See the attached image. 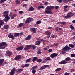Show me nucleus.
Masks as SVG:
<instances>
[{
	"instance_id": "61",
	"label": "nucleus",
	"mask_w": 75,
	"mask_h": 75,
	"mask_svg": "<svg viewBox=\"0 0 75 75\" xmlns=\"http://www.w3.org/2000/svg\"><path fill=\"white\" fill-rule=\"evenodd\" d=\"M59 8V7L58 6H55V8L56 9H58Z\"/></svg>"
},
{
	"instance_id": "43",
	"label": "nucleus",
	"mask_w": 75,
	"mask_h": 75,
	"mask_svg": "<svg viewBox=\"0 0 75 75\" xmlns=\"http://www.w3.org/2000/svg\"><path fill=\"white\" fill-rule=\"evenodd\" d=\"M23 23H20L19 24V26L20 27H23Z\"/></svg>"
},
{
	"instance_id": "53",
	"label": "nucleus",
	"mask_w": 75,
	"mask_h": 75,
	"mask_svg": "<svg viewBox=\"0 0 75 75\" xmlns=\"http://www.w3.org/2000/svg\"><path fill=\"white\" fill-rule=\"evenodd\" d=\"M58 27H56L55 28V30L56 31H58Z\"/></svg>"
},
{
	"instance_id": "16",
	"label": "nucleus",
	"mask_w": 75,
	"mask_h": 75,
	"mask_svg": "<svg viewBox=\"0 0 75 75\" xmlns=\"http://www.w3.org/2000/svg\"><path fill=\"white\" fill-rule=\"evenodd\" d=\"M24 48V47L23 46H20L18 48L16 49V50L17 51H21L22 50H23Z\"/></svg>"
},
{
	"instance_id": "37",
	"label": "nucleus",
	"mask_w": 75,
	"mask_h": 75,
	"mask_svg": "<svg viewBox=\"0 0 75 75\" xmlns=\"http://www.w3.org/2000/svg\"><path fill=\"white\" fill-rule=\"evenodd\" d=\"M40 43H41V42L38 41V42H37V43H35V44L37 45H40Z\"/></svg>"
},
{
	"instance_id": "25",
	"label": "nucleus",
	"mask_w": 75,
	"mask_h": 75,
	"mask_svg": "<svg viewBox=\"0 0 75 75\" xmlns=\"http://www.w3.org/2000/svg\"><path fill=\"white\" fill-rule=\"evenodd\" d=\"M69 46L72 48L75 47V46L72 44H69Z\"/></svg>"
},
{
	"instance_id": "4",
	"label": "nucleus",
	"mask_w": 75,
	"mask_h": 75,
	"mask_svg": "<svg viewBox=\"0 0 75 75\" xmlns=\"http://www.w3.org/2000/svg\"><path fill=\"white\" fill-rule=\"evenodd\" d=\"M68 15L65 16L64 17L65 18H68V17H71L72 16H73V15H74V13H72V12H69L68 13Z\"/></svg>"
},
{
	"instance_id": "42",
	"label": "nucleus",
	"mask_w": 75,
	"mask_h": 75,
	"mask_svg": "<svg viewBox=\"0 0 75 75\" xmlns=\"http://www.w3.org/2000/svg\"><path fill=\"white\" fill-rule=\"evenodd\" d=\"M41 61H42V60L40 59H39L37 60L38 62L40 63L41 62Z\"/></svg>"
},
{
	"instance_id": "46",
	"label": "nucleus",
	"mask_w": 75,
	"mask_h": 75,
	"mask_svg": "<svg viewBox=\"0 0 75 75\" xmlns=\"http://www.w3.org/2000/svg\"><path fill=\"white\" fill-rule=\"evenodd\" d=\"M32 47L33 49H35L37 47H36V46H34V45H32Z\"/></svg>"
},
{
	"instance_id": "13",
	"label": "nucleus",
	"mask_w": 75,
	"mask_h": 75,
	"mask_svg": "<svg viewBox=\"0 0 75 75\" xmlns=\"http://www.w3.org/2000/svg\"><path fill=\"white\" fill-rule=\"evenodd\" d=\"M30 30L31 32H33V33H36V30H35V28H31Z\"/></svg>"
},
{
	"instance_id": "55",
	"label": "nucleus",
	"mask_w": 75,
	"mask_h": 75,
	"mask_svg": "<svg viewBox=\"0 0 75 75\" xmlns=\"http://www.w3.org/2000/svg\"><path fill=\"white\" fill-rule=\"evenodd\" d=\"M22 68H24V67H25V65L24 64H23L22 66Z\"/></svg>"
},
{
	"instance_id": "8",
	"label": "nucleus",
	"mask_w": 75,
	"mask_h": 75,
	"mask_svg": "<svg viewBox=\"0 0 75 75\" xmlns=\"http://www.w3.org/2000/svg\"><path fill=\"white\" fill-rule=\"evenodd\" d=\"M21 58V56L20 55H18L16 56L14 58L15 60H19Z\"/></svg>"
},
{
	"instance_id": "1",
	"label": "nucleus",
	"mask_w": 75,
	"mask_h": 75,
	"mask_svg": "<svg viewBox=\"0 0 75 75\" xmlns=\"http://www.w3.org/2000/svg\"><path fill=\"white\" fill-rule=\"evenodd\" d=\"M7 46V45L6 43L2 42L0 44V49H4Z\"/></svg>"
},
{
	"instance_id": "57",
	"label": "nucleus",
	"mask_w": 75,
	"mask_h": 75,
	"mask_svg": "<svg viewBox=\"0 0 75 75\" xmlns=\"http://www.w3.org/2000/svg\"><path fill=\"white\" fill-rule=\"evenodd\" d=\"M68 7V5H66L65 6H64V8H67V7Z\"/></svg>"
},
{
	"instance_id": "56",
	"label": "nucleus",
	"mask_w": 75,
	"mask_h": 75,
	"mask_svg": "<svg viewBox=\"0 0 75 75\" xmlns=\"http://www.w3.org/2000/svg\"><path fill=\"white\" fill-rule=\"evenodd\" d=\"M62 24L64 25H65V24H66V22H62Z\"/></svg>"
},
{
	"instance_id": "9",
	"label": "nucleus",
	"mask_w": 75,
	"mask_h": 75,
	"mask_svg": "<svg viewBox=\"0 0 75 75\" xmlns=\"http://www.w3.org/2000/svg\"><path fill=\"white\" fill-rule=\"evenodd\" d=\"M49 67V65H45L43 66H42V67H41L40 69V70H42V69H44L45 68H47V67Z\"/></svg>"
},
{
	"instance_id": "22",
	"label": "nucleus",
	"mask_w": 75,
	"mask_h": 75,
	"mask_svg": "<svg viewBox=\"0 0 75 75\" xmlns=\"http://www.w3.org/2000/svg\"><path fill=\"white\" fill-rule=\"evenodd\" d=\"M3 28L4 29H8L9 28V25H5L4 26Z\"/></svg>"
},
{
	"instance_id": "30",
	"label": "nucleus",
	"mask_w": 75,
	"mask_h": 75,
	"mask_svg": "<svg viewBox=\"0 0 75 75\" xmlns=\"http://www.w3.org/2000/svg\"><path fill=\"white\" fill-rule=\"evenodd\" d=\"M44 8V6H40L38 7V9L40 10V8Z\"/></svg>"
},
{
	"instance_id": "49",
	"label": "nucleus",
	"mask_w": 75,
	"mask_h": 75,
	"mask_svg": "<svg viewBox=\"0 0 75 75\" xmlns=\"http://www.w3.org/2000/svg\"><path fill=\"white\" fill-rule=\"evenodd\" d=\"M63 0H57V1H58L59 3H62Z\"/></svg>"
},
{
	"instance_id": "48",
	"label": "nucleus",
	"mask_w": 75,
	"mask_h": 75,
	"mask_svg": "<svg viewBox=\"0 0 75 75\" xmlns=\"http://www.w3.org/2000/svg\"><path fill=\"white\" fill-rule=\"evenodd\" d=\"M30 65V64H25V67H29Z\"/></svg>"
},
{
	"instance_id": "2",
	"label": "nucleus",
	"mask_w": 75,
	"mask_h": 75,
	"mask_svg": "<svg viewBox=\"0 0 75 75\" xmlns=\"http://www.w3.org/2000/svg\"><path fill=\"white\" fill-rule=\"evenodd\" d=\"M71 48L69 47L68 46L66 45L63 49H62V50L64 51H68L69 50H71Z\"/></svg>"
},
{
	"instance_id": "15",
	"label": "nucleus",
	"mask_w": 75,
	"mask_h": 75,
	"mask_svg": "<svg viewBox=\"0 0 75 75\" xmlns=\"http://www.w3.org/2000/svg\"><path fill=\"white\" fill-rule=\"evenodd\" d=\"M67 63V62L65 60H62L59 62L60 64H65Z\"/></svg>"
},
{
	"instance_id": "59",
	"label": "nucleus",
	"mask_w": 75,
	"mask_h": 75,
	"mask_svg": "<svg viewBox=\"0 0 75 75\" xmlns=\"http://www.w3.org/2000/svg\"><path fill=\"white\" fill-rule=\"evenodd\" d=\"M54 46H55L56 47H58V44L56 43L54 45Z\"/></svg>"
},
{
	"instance_id": "17",
	"label": "nucleus",
	"mask_w": 75,
	"mask_h": 75,
	"mask_svg": "<svg viewBox=\"0 0 75 75\" xmlns=\"http://www.w3.org/2000/svg\"><path fill=\"white\" fill-rule=\"evenodd\" d=\"M45 12L47 14H52V11H51L49 10H45Z\"/></svg>"
},
{
	"instance_id": "50",
	"label": "nucleus",
	"mask_w": 75,
	"mask_h": 75,
	"mask_svg": "<svg viewBox=\"0 0 75 75\" xmlns=\"http://www.w3.org/2000/svg\"><path fill=\"white\" fill-rule=\"evenodd\" d=\"M49 4V3L48 2H45V3L44 4V5H48V4Z\"/></svg>"
},
{
	"instance_id": "40",
	"label": "nucleus",
	"mask_w": 75,
	"mask_h": 75,
	"mask_svg": "<svg viewBox=\"0 0 75 75\" xmlns=\"http://www.w3.org/2000/svg\"><path fill=\"white\" fill-rule=\"evenodd\" d=\"M22 71H23V69H18V70L17 72H18L20 73L21 72H22Z\"/></svg>"
},
{
	"instance_id": "24",
	"label": "nucleus",
	"mask_w": 75,
	"mask_h": 75,
	"mask_svg": "<svg viewBox=\"0 0 75 75\" xmlns=\"http://www.w3.org/2000/svg\"><path fill=\"white\" fill-rule=\"evenodd\" d=\"M10 73V75H14L15 73L14 71H13V70H11Z\"/></svg>"
},
{
	"instance_id": "14",
	"label": "nucleus",
	"mask_w": 75,
	"mask_h": 75,
	"mask_svg": "<svg viewBox=\"0 0 75 75\" xmlns=\"http://www.w3.org/2000/svg\"><path fill=\"white\" fill-rule=\"evenodd\" d=\"M8 36L10 38H12V40H14V37L13 36V35H11V33H9L8 35Z\"/></svg>"
},
{
	"instance_id": "29",
	"label": "nucleus",
	"mask_w": 75,
	"mask_h": 75,
	"mask_svg": "<svg viewBox=\"0 0 75 75\" xmlns=\"http://www.w3.org/2000/svg\"><path fill=\"white\" fill-rule=\"evenodd\" d=\"M27 20L29 21H33V19L32 18L29 17L27 18Z\"/></svg>"
},
{
	"instance_id": "7",
	"label": "nucleus",
	"mask_w": 75,
	"mask_h": 75,
	"mask_svg": "<svg viewBox=\"0 0 75 75\" xmlns=\"http://www.w3.org/2000/svg\"><path fill=\"white\" fill-rule=\"evenodd\" d=\"M58 54L57 53H54L50 55V57H51V58L52 59L54 58H55V57L58 56Z\"/></svg>"
},
{
	"instance_id": "34",
	"label": "nucleus",
	"mask_w": 75,
	"mask_h": 75,
	"mask_svg": "<svg viewBox=\"0 0 75 75\" xmlns=\"http://www.w3.org/2000/svg\"><path fill=\"white\" fill-rule=\"evenodd\" d=\"M31 58H29V59H27L26 60V62H30V60H31Z\"/></svg>"
},
{
	"instance_id": "44",
	"label": "nucleus",
	"mask_w": 75,
	"mask_h": 75,
	"mask_svg": "<svg viewBox=\"0 0 75 75\" xmlns=\"http://www.w3.org/2000/svg\"><path fill=\"white\" fill-rule=\"evenodd\" d=\"M29 22L28 20L27 19V20L25 22V24H28V23H29Z\"/></svg>"
},
{
	"instance_id": "31",
	"label": "nucleus",
	"mask_w": 75,
	"mask_h": 75,
	"mask_svg": "<svg viewBox=\"0 0 75 75\" xmlns=\"http://www.w3.org/2000/svg\"><path fill=\"white\" fill-rule=\"evenodd\" d=\"M16 3L17 4H19L20 3V1L18 0H16L15 1Z\"/></svg>"
},
{
	"instance_id": "45",
	"label": "nucleus",
	"mask_w": 75,
	"mask_h": 75,
	"mask_svg": "<svg viewBox=\"0 0 75 75\" xmlns=\"http://www.w3.org/2000/svg\"><path fill=\"white\" fill-rule=\"evenodd\" d=\"M64 3H67L68 2V0H63V1Z\"/></svg>"
},
{
	"instance_id": "11",
	"label": "nucleus",
	"mask_w": 75,
	"mask_h": 75,
	"mask_svg": "<svg viewBox=\"0 0 75 75\" xmlns=\"http://www.w3.org/2000/svg\"><path fill=\"white\" fill-rule=\"evenodd\" d=\"M6 52L8 57H11V55H12V53L11 52L8 50Z\"/></svg>"
},
{
	"instance_id": "51",
	"label": "nucleus",
	"mask_w": 75,
	"mask_h": 75,
	"mask_svg": "<svg viewBox=\"0 0 75 75\" xmlns=\"http://www.w3.org/2000/svg\"><path fill=\"white\" fill-rule=\"evenodd\" d=\"M50 59H51V58H50V57H47V58H46V59H45V60H50Z\"/></svg>"
},
{
	"instance_id": "28",
	"label": "nucleus",
	"mask_w": 75,
	"mask_h": 75,
	"mask_svg": "<svg viewBox=\"0 0 75 75\" xmlns=\"http://www.w3.org/2000/svg\"><path fill=\"white\" fill-rule=\"evenodd\" d=\"M4 60V59H1L0 60V65H1V64H3V62Z\"/></svg>"
},
{
	"instance_id": "41",
	"label": "nucleus",
	"mask_w": 75,
	"mask_h": 75,
	"mask_svg": "<svg viewBox=\"0 0 75 75\" xmlns=\"http://www.w3.org/2000/svg\"><path fill=\"white\" fill-rule=\"evenodd\" d=\"M6 0H1L0 1V4H1L3 3H4Z\"/></svg>"
},
{
	"instance_id": "27",
	"label": "nucleus",
	"mask_w": 75,
	"mask_h": 75,
	"mask_svg": "<svg viewBox=\"0 0 75 75\" xmlns=\"http://www.w3.org/2000/svg\"><path fill=\"white\" fill-rule=\"evenodd\" d=\"M37 59V57H35L33 58L32 61H33V62H35Z\"/></svg>"
},
{
	"instance_id": "64",
	"label": "nucleus",
	"mask_w": 75,
	"mask_h": 75,
	"mask_svg": "<svg viewBox=\"0 0 75 75\" xmlns=\"http://www.w3.org/2000/svg\"><path fill=\"white\" fill-rule=\"evenodd\" d=\"M72 22L73 23H75V20H73Z\"/></svg>"
},
{
	"instance_id": "52",
	"label": "nucleus",
	"mask_w": 75,
	"mask_h": 75,
	"mask_svg": "<svg viewBox=\"0 0 75 75\" xmlns=\"http://www.w3.org/2000/svg\"><path fill=\"white\" fill-rule=\"evenodd\" d=\"M40 40L41 41H42V42L44 43L45 42V40H44L43 39H41Z\"/></svg>"
},
{
	"instance_id": "5",
	"label": "nucleus",
	"mask_w": 75,
	"mask_h": 75,
	"mask_svg": "<svg viewBox=\"0 0 75 75\" xmlns=\"http://www.w3.org/2000/svg\"><path fill=\"white\" fill-rule=\"evenodd\" d=\"M55 8V6H47L46 8V10H51L52 9H54Z\"/></svg>"
},
{
	"instance_id": "63",
	"label": "nucleus",
	"mask_w": 75,
	"mask_h": 75,
	"mask_svg": "<svg viewBox=\"0 0 75 75\" xmlns=\"http://www.w3.org/2000/svg\"><path fill=\"white\" fill-rule=\"evenodd\" d=\"M65 75H69V73H65L64 74Z\"/></svg>"
},
{
	"instance_id": "20",
	"label": "nucleus",
	"mask_w": 75,
	"mask_h": 75,
	"mask_svg": "<svg viewBox=\"0 0 75 75\" xmlns=\"http://www.w3.org/2000/svg\"><path fill=\"white\" fill-rule=\"evenodd\" d=\"M34 10V9L32 6H31L29 8L28 10V11H33Z\"/></svg>"
},
{
	"instance_id": "35",
	"label": "nucleus",
	"mask_w": 75,
	"mask_h": 75,
	"mask_svg": "<svg viewBox=\"0 0 75 75\" xmlns=\"http://www.w3.org/2000/svg\"><path fill=\"white\" fill-rule=\"evenodd\" d=\"M60 70H61V68H57L55 70V71L57 72V71H60Z\"/></svg>"
},
{
	"instance_id": "33",
	"label": "nucleus",
	"mask_w": 75,
	"mask_h": 75,
	"mask_svg": "<svg viewBox=\"0 0 75 75\" xmlns=\"http://www.w3.org/2000/svg\"><path fill=\"white\" fill-rule=\"evenodd\" d=\"M37 68H38V66H35L33 67H32V68L34 69H37Z\"/></svg>"
},
{
	"instance_id": "32",
	"label": "nucleus",
	"mask_w": 75,
	"mask_h": 75,
	"mask_svg": "<svg viewBox=\"0 0 75 75\" xmlns=\"http://www.w3.org/2000/svg\"><path fill=\"white\" fill-rule=\"evenodd\" d=\"M71 58L69 57H67L65 59V60L67 61H69L70 60H71Z\"/></svg>"
},
{
	"instance_id": "39",
	"label": "nucleus",
	"mask_w": 75,
	"mask_h": 75,
	"mask_svg": "<svg viewBox=\"0 0 75 75\" xmlns=\"http://www.w3.org/2000/svg\"><path fill=\"white\" fill-rule=\"evenodd\" d=\"M32 72L33 74H35V72H36V70H35L34 69H33L32 70Z\"/></svg>"
},
{
	"instance_id": "19",
	"label": "nucleus",
	"mask_w": 75,
	"mask_h": 75,
	"mask_svg": "<svg viewBox=\"0 0 75 75\" xmlns=\"http://www.w3.org/2000/svg\"><path fill=\"white\" fill-rule=\"evenodd\" d=\"M31 38V35H29L25 39V40H29Z\"/></svg>"
},
{
	"instance_id": "6",
	"label": "nucleus",
	"mask_w": 75,
	"mask_h": 75,
	"mask_svg": "<svg viewBox=\"0 0 75 75\" xmlns=\"http://www.w3.org/2000/svg\"><path fill=\"white\" fill-rule=\"evenodd\" d=\"M31 46L30 45H26L24 48V50L25 51V50H29V49H30V48H31Z\"/></svg>"
},
{
	"instance_id": "62",
	"label": "nucleus",
	"mask_w": 75,
	"mask_h": 75,
	"mask_svg": "<svg viewBox=\"0 0 75 75\" xmlns=\"http://www.w3.org/2000/svg\"><path fill=\"white\" fill-rule=\"evenodd\" d=\"M71 72H74V69H71Z\"/></svg>"
},
{
	"instance_id": "54",
	"label": "nucleus",
	"mask_w": 75,
	"mask_h": 75,
	"mask_svg": "<svg viewBox=\"0 0 75 75\" xmlns=\"http://www.w3.org/2000/svg\"><path fill=\"white\" fill-rule=\"evenodd\" d=\"M48 51L50 52L52 51V49H49L48 50Z\"/></svg>"
},
{
	"instance_id": "36",
	"label": "nucleus",
	"mask_w": 75,
	"mask_h": 75,
	"mask_svg": "<svg viewBox=\"0 0 75 75\" xmlns=\"http://www.w3.org/2000/svg\"><path fill=\"white\" fill-rule=\"evenodd\" d=\"M41 23V21H38L36 22V24H37V25L39 24H40Z\"/></svg>"
},
{
	"instance_id": "58",
	"label": "nucleus",
	"mask_w": 75,
	"mask_h": 75,
	"mask_svg": "<svg viewBox=\"0 0 75 75\" xmlns=\"http://www.w3.org/2000/svg\"><path fill=\"white\" fill-rule=\"evenodd\" d=\"M19 13L20 14H23V12L21 11H20L19 12Z\"/></svg>"
},
{
	"instance_id": "21",
	"label": "nucleus",
	"mask_w": 75,
	"mask_h": 75,
	"mask_svg": "<svg viewBox=\"0 0 75 75\" xmlns=\"http://www.w3.org/2000/svg\"><path fill=\"white\" fill-rule=\"evenodd\" d=\"M38 53L39 54H41V49L40 48H38Z\"/></svg>"
},
{
	"instance_id": "10",
	"label": "nucleus",
	"mask_w": 75,
	"mask_h": 75,
	"mask_svg": "<svg viewBox=\"0 0 75 75\" xmlns=\"http://www.w3.org/2000/svg\"><path fill=\"white\" fill-rule=\"evenodd\" d=\"M5 18L3 19V21H5L6 23H7V21L10 19V17H7V18L5 17Z\"/></svg>"
},
{
	"instance_id": "60",
	"label": "nucleus",
	"mask_w": 75,
	"mask_h": 75,
	"mask_svg": "<svg viewBox=\"0 0 75 75\" xmlns=\"http://www.w3.org/2000/svg\"><path fill=\"white\" fill-rule=\"evenodd\" d=\"M62 54H65V52L64 51H62Z\"/></svg>"
},
{
	"instance_id": "3",
	"label": "nucleus",
	"mask_w": 75,
	"mask_h": 75,
	"mask_svg": "<svg viewBox=\"0 0 75 75\" xmlns=\"http://www.w3.org/2000/svg\"><path fill=\"white\" fill-rule=\"evenodd\" d=\"M9 11H4L3 13V16L6 17V18H7L8 17H9L8 16V13Z\"/></svg>"
},
{
	"instance_id": "26",
	"label": "nucleus",
	"mask_w": 75,
	"mask_h": 75,
	"mask_svg": "<svg viewBox=\"0 0 75 75\" xmlns=\"http://www.w3.org/2000/svg\"><path fill=\"white\" fill-rule=\"evenodd\" d=\"M19 33H15L14 34V37H19Z\"/></svg>"
},
{
	"instance_id": "38",
	"label": "nucleus",
	"mask_w": 75,
	"mask_h": 75,
	"mask_svg": "<svg viewBox=\"0 0 75 75\" xmlns=\"http://www.w3.org/2000/svg\"><path fill=\"white\" fill-rule=\"evenodd\" d=\"M70 28H71V30H75V28L73 27L72 25H71L70 26Z\"/></svg>"
},
{
	"instance_id": "12",
	"label": "nucleus",
	"mask_w": 75,
	"mask_h": 75,
	"mask_svg": "<svg viewBox=\"0 0 75 75\" xmlns=\"http://www.w3.org/2000/svg\"><path fill=\"white\" fill-rule=\"evenodd\" d=\"M45 34H46V35H47V38H49L50 36H51V33L49 32V31H46L45 32Z\"/></svg>"
},
{
	"instance_id": "18",
	"label": "nucleus",
	"mask_w": 75,
	"mask_h": 75,
	"mask_svg": "<svg viewBox=\"0 0 75 75\" xmlns=\"http://www.w3.org/2000/svg\"><path fill=\"white\" fill-rule=\"evenodd\" d=\"M4 24V22L3 20H0V28L1 27V26Z\"/></svg>"
},
{
	"instance_id": "47",
	"label": "nucleus",
	"mask_w": 75,
	"mask_h": 75,
	"mask_svg": "<svg viewBox=\"0 0 75 75\" xmlns=\"http://www.w3.org/2000/svg\"><path fill=\"white\" fill-rule=\"evenodd\" d=\"M71 57H75V54H71Z\"/></svg>"
},
{
	"instance_id": "23",
	"label": "nucleus",
	"mask_w": 75,
	"mask_h": 75,
	"mask_svg": "<svg viewBox=\"0 0 75 75\" xmlns=\"http://www.w3.org/2000/svg\"><path fill=\"white\" fill-rule=\"evenodd\" d=\"M16 16V15L15 14H13V15H12L11 17V19H14L15 16Z\"/></svg>"
}]
</instances>
